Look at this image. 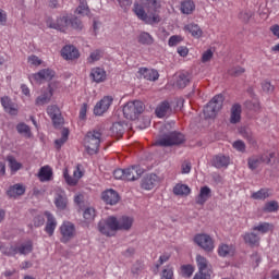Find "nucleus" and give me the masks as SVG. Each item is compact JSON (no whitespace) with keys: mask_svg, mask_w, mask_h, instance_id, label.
<instances>
[{"mask_svg":"<svg viewBox=\"0 0 279 279\" xmlns=\"http://www.w3.org/2000/svg\"><path fill=\"white\" fill-rule=\"evenodd\" d=\"M182 14H193L195 12V2L193 0H185L181 3Z\"/></svg>","mask_w":279,"mask_h":279,"instance_id":"79ce46f5","label":"nucleus"},{"mask_svg":"<svg viewBox=\"0 0 279 279\" xmlns=\"http://www.w3.org/2000/svg\"><path fill=\"white\" fill-rule=\"evenodd\" d=\"M182 143H184V135L174 131L159 137L156 145H159V147H172V145H182Z\"/></svg>","mask_w":279,"mask_h":279,"instance_id":"423d86ee","label":"nucleus"},{"mask_svg":"<svg viewBox=\"0 0 279 279\" xmlns=\"http://www.w3.org/2000/svg\"><path fill=\"white\" fill-rule=\"evenodd\" d=\"M223 108V95H216L203 109L205 119H215L219 110Z\"/></svg>","mask_w":279,"mask_h":279,"instance_id":"7ed1b4c3","label":"nucleus"},{"mask_svg":"<svg viewBox=\"0 0 279 279\" xmlns=\"http://www.w3.org/2000/svg\"><path fill=\"white\" fill-rule=\"evenodd\" d=\"M230 165V157L225 155H215L211 159V167L216 169H223Z\"/></svg>","mask_w":279,"mask_h":279,"instance_id":"412c9836","label":"nucleus"},{"mask_svg":"<svg viewBox=\"0 0 279 279\" xmlns=\"http://www.w3.org/2000/svg\"><path fill=\"white\" fill-rule=\"evenodd\" d=\"M95 208L93 207H87L83 213V217L86 221H93L95 219Z\"/></svg>","mask_w":279,"mask_h":279,"instance_id":"3c124183","label":"nucleus"},{"mask_svg":"<svg viewBox=\"0 0 279 279\" xmlns=\"http://www.w3.org/2000/svg\"><path fill=\"white\" fill-rule=\"evenodd\" d=\"M47 27H50V29H58L59 32H66L69 27H71V19H69V15H63L57 19V21H53L52 17H48L46 20Z\"/></svg>","mask_w":279,"mask_h":279,"instance_id":"0eeeda50","label":"nucleus"},{"mask_svg":"<svg viewBox=\"0 0 279 279\" xmlns=\"http://www.w3.org/2000/svg\"><path fill=\"white\" fill-rule=\"evenodd\" d=\"M33 223L35 228H40L41 226H45V217L40 214L36 215L33 219Z\"/></svg>","mask_w":279,"mask_h":279,"instance_id":"052dcab7","label":"nucleus"},{"mask_svg":"<svg viewBox=\"0 0 279 279\" xmlns=\"http://www.w3.org/2000/svg\"><path fill=\"white\" fill-rule=\"evenodd\" d=\"M38 178L40 182H49L53 178V170L49 166H44L38 172Z\"/></svg>","mask_w":279,"mask_h":279,"instance_id":"c756f323","label":"nucleus"},{"mask_svg":"<svg viewBox=\"0 0 279 279\" xmlns=\"http://www.w3.org/2000/svg\"><path fill=\"white\" fill-rule=\"evenodd\" d=\"M194 243L202 247L205 252H213L215 250V241L206 233H198L194 236Z\"/></svg>","mask_w":279,"mask_h":279,"instance_id":"6e6552de","label":"nucleus"},{"mask_svg":"<svg viewBox=\"0 0 279 279\" xmlns=\"http://www.w3.org/2000/svg\"><path fill=\"white\" fill-rule=\"evenodd\" d=\"M56 77V72L51 69H44L39 72L32 74L31 80H34L37 84H43V82H51Z\"/></svg>","mask_w":279,"mask_h":279,"instance_id":"f8f14e48","label":"nucleus"},{"mask_svg":"<svg viewBox=\"0 0 279 279\" xmlns=\"http://www.w3.org/2000/svg\"><path fill=\"white\" fill-rule=\"evenodd\" d=\"M137 73L141 80H147L148 82H156L160 77L158 71L154 69L140 68Z\"/></svg>","mask_w":279,"mask_h":279,"instance_id":"4468645a","label":"nucleus"},{"mask_svg":"<svg viewBox=\"0 0 279 279\" xmlns=\"http://www.w3.org/2000/svg\"><path fill=\"white\" fill-rule=\"evenodd\" d=\"M89 77H92L93 82H96V84H101V82L106 81V70L101 68H93Z\"/></svg>","mask_w":279,"mask_h":279,"instance_id":"393cba45","label":"nucleus"},{"mask_svg":"<svg viewBox=\"0 0 279 279\" xmlns=\"http://www.w3.org/2000/svg\"><path fill=\"white\" fill-rule=\"evenodd\" d=\"M113 178L116 180H125L124 169H117L113 171Z\"/></svg>","mask_w":279,"mask_h":279,"instance_id":"69168bd1","label":"nucleus"},{"mask_svg":"<svg viewBox=\"0 0 279 279\" xmlns=\"http://www.w3.org/2000/svg\"><path fill=\"white\" fill-rule=\"evenodd\" d=\"M70 27H72L73 29H82V21H80V19L77 17H74L72 20L70 19Z\"/></svg>","mask_w":279,"mask_h":279,"instance_id":"680f3d73","label":"nucleus"},{"mask_svg":"<svg viewBox=\"0 0 279 279\" xmlns=\"http://www.w3.org/2000/svg\"><path fill=\"white\" fill-rule=\"evenodd\" d=\"M213 56L214 53L211 49L206 50L202 56V62H210V60H213Z\"/></svg>","mask_w":279,"mask_h":279,"instance_id":"e2e57ef3","label":"nucleus"},{"mask_svg":"<svg viewBox=\"0 0 279 279\" xmlns=\"http://www.w3.org/2000/svg\"><path fill=\"white\" fill-rule=\"evenodd\" d=\"M54 206L59 210H66V206H69V198L66 197V193L59 192L54 195Z\"/></svg>","mask_w":279,"mask_h":279,"instance_id":"4be33fe9","label":"nucleus"},{"mask_svg":"<svg viewBox=\"0 0 279 279\" xmlns=\"http://www.w3.org/2000/svg\"><path fill=\"white\" fill-rule=\"evenodd\" d=\"M244 243L248 245H259L260 243V235L255 232H248L243 235Z\"/></svg>","mask_w":279,"mask_h":279,"instance_id":"4c0bfd02","label":"nucleus"},{"mask_svg":"<svg viewBox=\"0 0 279 279\" xmlns=\"http://www.w3.org/2000/svg\"><path fill=\"white\" fill-rule=\"evenodd\" d=\"M184 32H187V34H191V36H193V38H202V36L204 34V32L202 31L199 25H197L195 23L186 24L184 26Z\"/></svg>","mask_w":279,"mask_h":279,"instance_id":"c85d7f7f","label":"nucleus"},{"mask_svg":"<svg viewBox=\"0 0 279 279\" xmlns=\"http://www.w3.org/2000/svg\"><path fill=\"white\" fill-rule=\"evenodd\" d=\"M235 252L234 245L232 244H220L218 246V256H221V258H228L232 256Z\"/></svg>","mask_w":279,"mask_h":279,"instance_id":"bb28decb","label":"nucleus"},{"mask_svg":"<svg viewBox=\"0 0 279 279\" xmlns=\"http://www.w3.org/2000/svg\"><path fill=\"white\" fill-rule=\"evenodd\" d=\"M114 98L112 96H105L100 101H98L94 107V114L96 117H101L105 112L110 110Z\"/></svg>","mask_w":279,"mask_h":279,"instance_id":"9b49d317","label":"nucleus"},{"mask_svg":"<svg viewBox=\"0 0 279 279\" xmlns=\"http://www.w3.org/2000/svg\"><path fill=\"white\" fill-rule=\"evenodd\" d=\"M180 43H182V37L179 35H173L168 40L169 47H177V45H180Z\"/></svg>","mask_w":279,"mask_h":279,"instance_id":"13d9d810","label":"nucleus"},{"mask_svg":"<svg viewBox=\"0 0 279 279\" xmlns=\"http://www.w3.org/2000/svg\"><path fill=\"white\" fill-rule=\"evenodd\" d=\"M66 141H69V130L63 129L61 133V137L54 141V145L58 149H60L62 145L66 143Z\"/></svg>","mask_w":279,"mask_h":279,"instance_id":"c03bdc74","label":"nucleus"},{"mask_svg":"<svg viewBox=\"0 0 279 279\" xmlns=\"http://www.w3.org/2000/svg\"><path fill=\"white\" fill-rule=\"evenodd\" d=\"M98 230L105 236H114L116 232L119 231L118 219L114 216H109L102 219L98 223Z\"/></svg>","mask_w":279,"mask_h":279,"instance_id":"20e7f679","label":"nucleus"},{"mask_svg":"<svg viewBox=\"0 0 279 279\" xmlns=\"http://www.w3.org/2000/svg\"><path fill=\"white\" fill-rule=\"evenodd\" d=\"M173 193L180 197H184L186 195H191V187L186 184L178 183L173 187Z\"/></svg>","mask_w":279,"mask_h":279,"instance_id":"58836bf2","label":"nucleus"},{"mask_svg":"<svg viewBox=\"0 0 279 279\" xmlns=\"http://www.w3.org/2000/svg\"><path fill=\"white\" fill-rule=\"evenodd\" d=\"M161 279H173V267L167 266L161 272Z\"/></svg>","mask_w":279,"mask_h":279,"instance_id":"6e6d98bb","label":"nucleus"},{"mask_svg":"<svg viewBox=\"0 0 279 279\" xmlns=\"http://www.w3.org/2000/svg\"><path fill=\"white\" fill-rule=\"evenodd\" d=\"M1 106L4 108L5 112H9V114H16L17 112L16 107H14V104L8 96L1 98Z\"/></svg>","mask_w":279,"mask_h":279,"instance_id":"c9c22d12","label":"nucleus"},{"mask_svg":"<svg viewBox=\"0 0 279 279\" xmlns=\"http://www.w3.org/2000/svg\"><path fill=\"white\" fill-rule=\"evenodd\" d=\"M137 43L146 46L154 45V37L147 32H142L137 36Z\"/></svg>","mask_w":279,"mask_h":279,"instance_id":"ea45409f","label":"nucleus"},{"mask_svg":"<svg viewBox=\"0 0 279 279\" xmlns=\"http://www.w3.org/2000/svg\"><path fill=\"white\" fill-rule=\"evenodd\" d=\"M233 149H236V151H241V154H245V142L238 140L233 142L232 144Z\"/></svg>","mask_w":279,"mask_h":279,"instance_id":"5fc2aeb1","label":"nucleus"},{"mask_svg":"<svg viewBox=\"0 0 279 279\" xmlns=\"http://www.w3.org/2000/svg\"><path fill=\"white\" fill-rule=\"evenodd\" d=\"M213 191L208 186L201 187L199 194L196 197V204H199L201 206H204L208 199H210Z\"/></svg>","mask_w":279,"mask_h":279,"instance_id":"a878e982","label":"nucleus"},{"mask_svg":"<svg viewBox=\"0 0 279 279\" xmlns=\"http://www.w3.org/2000/svg\"><path fill=\"white\" fill-rule=\"evenodd\" d=\"M7 193L9 197H21V195H25V187L23 184L17 183L10 186Z\"/></svg>","mask_w":279,"mask_h":279,"instance_id":"2f4dec72","label":"nucleus"},{"mask_svg":"<svg viewBox=\"0 0 279 279\" xmlns=\"http://www.w3.org/2000/svg\"><path fill=\"white\" fill-rule=\"evenodd\" d=\"M278 208H279L278 202L270 201L265 204L263 210H264V213H276L278 210Z\"/></svg>","mask_w":279,"mask_h":279,"instance_id":"de8ad7c7","label":"nucleus"},{"mask_svg":"<svg viewBox=\"0 0 279 279\" xmlns=\"http://www.w3.org/2000/svg\"><path fill=\"white\" fill-rule=\"evenodd\" d=\"M82 175H84V173L82 172V170H80V167H76L74 169L73 177L69 175L68 169H64V171H63L64 180H65L66 184H69V186H75V184H77V182H80V179L82 178Z\"/></svg>","mask_w":279,"mask_h":279,"instance_id":"2eb2a0df","label":"nucleus"},{"mask_svg":"<svg viewBox=\"0 0 279 279\" xmlns=\"http://www.w3.org/2000/svg\"><path fill=\"white\" fill-rule=\"evenodd\" d=\"M193 271H195V269L193 268L192 265L181 266V274L183 278H191L193 276Z\"/></svg>","mask_w":279,"mask_h":279,"instance_id":"09e8293b","label":"nucleus"},{"mask_svg":"<svg viewBox=\"0 0 279 279\" xmlns=\"http://www.w3.org/2000/svg\"><path fill=\"white\" fill-rule=\"evenodd\" d=\"M189 84H191V74L187 72L177 76L175 86H178V88H186Z\"/></svg>","mask_w":279,"mask_h":279,"instance_id":"72a5a7b5","label":"nucleus"},{"mask_svg":"<svg viewBox=\"0 0 279 279\" xmlns=\"http://www.w3.org/2000/svg\"><path fill=\"white\" fill-rule=\"evenodd\" d=\"M253 232H258L257 234H267L274 232V225L269 222H259L252 228Z\"/></svg>","mask_w":279,"mask_h":279,"instance_id":"cd10ccee","label":"nucleus"},{"mask_svg":"<svg viewBox=\"0 0 279 279\" xmlns=\"http://www.w3.org/2000/svg\"><path fill=\"white\" fill-rule=\"evenodd\" d=\"M157 175L156 174H150L145 177L142 180V189H144L145 191H151V189H154V186H156V180H157Z\"/></svg>","mask_w":279,"mask_h":279,"instance_id":"f704fd0d","label":"nucleus"},{"mask_svg":"<svg viewBox=\"0 0 279 279\" xmlns=\"http://www.w3.org/2000/svg\"><path fill=\"white\" fill-rule=\"evenodd\" d=\"M0 252L4 254V256H16V247L15 246H0Z\"/></svg>","mask_w":279,"mask_h":279,"instance_id":"603ef678","label":"nucleus"},{"mask_svg":"<svg viewBox=\"0 0 279 279\" xmlns=\"http://www.w3.org/2000/svg\"><path fill=\"white\" fill-rule=\"evenodd\" d=\"M15 252L22 256H27V254H32V252H34V244L32 241L22 243L20 246H15Z\"/></svg>","mask_w":279,"mask_h":279,"instance_id":"7c9ffc66","label":"nucleus"},{"mask_svg":"<svg viewBox=\"0 0 279 279\" xmlns=\"http://www.w3.org/2000/svg\"><path fill=\"white\" fill-rule=\"evenodd\" d=\"M58 82H52L48 85V88L41 92V95L38 96L35 100L36 106H45L51 101V97H53V92L58 88Z\"/></svg>","mask_w":279,"mask_h":279,"instance_id":"1a4fd4ad","label":"nucleus"},{"mask_svg":"<svg viewBox=\"0 0 279 279\" xmlns=\"http://www.w3.org/2000/svg\"><path fill=\"white\" fill-rule=\"evenodd\" d=\"M173 112V109L171 108V104L169 101L161 102L156 108V114L159 119H162V117H169Z\"/></svg>","mask_w":279,"mask_h":279,"instance_id":"b1692460","label":"nucleus"},{"mask_svg":"<svg viewBox=\"0 0 279 279\" xmlns=\"http://www.w3.org/2000/svg\"><path fill=\"white\" fill-rule=\"evenodd\" d=\"M99 145H101V132L95 130L87 132L84 137L85 151L89 156H95L99 151Z\"/></svg>","mask_w":279,"mask_h":279,"instance_id":"f03ea898","label":"nucleus"},{"mask_svg":"<svg viewBox=\"0 0 279 279\" xmlns=\"http://www.w3.org/2000/svg\"><path fill=\"white\" fill-rule=\"evenodd\" d=\"M241 135L243 136V138H246V141H248V143L251 145H256V140L254 138V135L252 134V131H250L247 129H243L241 131Z\"/></svg>","mask_w":279,"mask_h":279,"instance_id":"8fccbe9b","label":"nucleus"},{"mask_svg":"<svg viewBox=\"0 0 279 279\" xmlns=\"http://www.w3.org/2000/svg\"><path fill=\"white\" fill-rule=\"evenodd\" d=\"M88 4L86 2H81L76 9V13L81 14L82 16H88Z\"/></svg>","mask_w":279,"mask_h":279,"instance_id":"864d4df0","label":"nucleus"},{"mask_svg":"<svg viewBox=\"0 0 279 279\" xmlns=\"http://www.w3.org/2000/svg\"><path fill=\"white\" fill-rule=\"evenodd\" d=\"M262 88L264 93H274V85L270 82L265 81L262 84Z\"/></svg>","mask_w":279,"mask_h":279,"instance_id":"774afa93","label":"nucleus"},{"mask_svg":"<svg viewBox=\"0 0 279 279\" xmlns=\"http://www.w3.org/2000/svg\"><path fill=\"white\" fill-rule=\"evenodd\" d=\"M143 110H145V105H143V101H129L123 107V114L125 119H129L130 121H135V119H138V114H142Z\"/></svg>","mask_w":279,"mask_h":279,"instance_id":"39448f33","label":"nucleus"},{"mask_svg":"<svg viewBox=\"0 0 279 279\" xmlns=\"http://www.w3.org/2000/svg\"><path fill=\"white\" fill-rule=\"evenodd\" d=\"M61 56L64 60H77L80 58V50L73 45H68L62 48Z\"/></svg>","mask_w":279,"mask_h":279,"instance_id":"f3484780","label":"nucleus"},{"mask_svg":"<svg viewBox=\"0 0 279 279\" xmlns=\"http://www.w3.org/2000/svg\"><path fill=\"white\" fill-rule=\"evenodd\" d=\"M171 258L170 253H163L159 256L158 264H156V268L159 269L161 265H165V263H168V260Z\"/></svg>","mask_w":279,"mask_h":279,"instance_id":"4d7b16f0","label":"nucleus"},{"mask_svg":"<svg viewBox=\"0 0 279 279\" xmlns=\"http://www.w3.org/2000/svg\"><path fill=\"white\" fill-rule=\"evenodd\" d=\"M132 226H134V218L130 216H122L118 219V230L130 232V230H132Z\"/></svg>","mask_w":279,"mask_h":279,"instance_id":"aec40b11","label":"nucleus"},{"mask_svg":"<svg viewBox=\"0 0 279 279\" xmlns=\"http://www.w3.org/2000/svg\"><path fill=\"white\" fill-rule=\"evenodd\" d=\"M196 263L198 267V272L208 274V271H210V264L208 263V259H206V257L197 255Z\"/></svg>","mask_w":279,"mask_h":279,"instance_id":"473e14b6","label":"nucleus"},{"mask_svg":"<svg viewBox=\"0 0 279 279\" xmlns=\"http://www.w3.org/2000/svg\"><path fill=\"white\" fill-rule=\"evenodd\" d=\"M141 175H143L141 166H133L131 168L124 169V180L128 182H134V180H138Z\"/></svg>","mask_w":279,"mask_h":279,"instance_id":"dca6fc26","label":"nucleus"},{"mask_svg":"<svg viewBox=\"0 0 279 279\" xmlns=\"http://www.w3.org/2000/svg\"><path fill=\"white\" fill-rule=\"evenodd\" d=\"M246 108H248V110H260V104H258V101L254 100V101H246Z\"/></svg>","mask_w":279,"mask_h":279,"instance_id":"0e129e2a","label":"nucleus"},{"mask_svg":"<svg viewBox=\"0 0 279 279\" xmlns=\"http://www.w3.org/2000/svg\"><path fill=\"white\" fill-rule=\"evenodd\" d=\"M45 215L47 217L45 232H47L49 236H53V232H56V228H58V220H56V217L53 216V214L49 211H46Z\"/></svg>","mask_w":279,"mask_h":279,"instance_id":"6ab92c4d","label":"nucleus"},{"mask_svg":"<svg viewBox=\"0 0 279 279\" xmlns=\"http://www.w3.org/2000/svg\"><path fill=\"white\" fill-rule=\"evenodd\" d=\"M102 57H104V52L101 50H94L93 52H90L89 57L87 58V62L89 64L99 62V60H101Z\"/></svg>","mask_w":279,"mask_h":279,"instance_id":"a18cd8bd","label":"nucleus"},{"mask_svg":"<svg viewBox=\"0 0 279 279\" xmlns=\"http://www.w3.org/2000/svg\"><path fill=\"white\" fill-rule=\"evenodd\" d=\"M7 161L9 162V167L13 173H16V171H20V169L23 167V165L19 162L14 156H8Z\"/></svg>","mask_w":279,"mask_h":279,"instance_id":"37998d69","label":"nucleus"},{"mask_svg":"<svg viewBox=\"0 0 279 279\" xmlns=\"http://www.w3.org/2000/svg\"><path fill=\"white\" fill-rule=\"evenodd\" d=\"M47 114L50 117L54 128H60V125L64 123V119H62V113L60 112V108H58V106H48Z\"/></svg>","mask_w":279,"mask_h":279,"instance_id":"ddd939ff","label":"nucleus"},{"mask_svg":"<svg viewBox=\"0 0 279 279\" xmlns=\"http://www.w3.org/2000/svg\"><path fill=\"white\" fill-rule=\"evenodd\" d=\"M61 243H69L76 234L75 225L71 221H63L60 226Z\"/></svg>","mask_w":279,"mask_h":279,"instance_id":"9d476101","label":"nucleus"},{"mask_svg":"<svg viewBox=\"0 0 279 279\" xmlns=\"http://www.w3.org/2000/svg\"><path fill=\"white\" fill-rule=\"evenodd\" d=\"M242 112H243V109L240 104L232 105L230 109L229 123H231L232 125H236V123H241Z\"/></svg>","mask_w":279,"mask_h":279,"instance_id":"a211bd4d","label":"nucleus"},{"mask_svg":"<svg viewBox=\"0 0 279 279\" xmlns=\"http://www.w3.org/2000/svg\"><path fill=\"white\" fill-rule=\"evenodd\" d=\"M270 196H271V193L269 192V189H260L259 191L253 192L251 194L252 199H257V201H265Z\"/></svg>","mask_w":279,"mask_h":279,"instance_id":"a19ab883","label":"nucleus"},{"mask_svg":"<svg viewBox=\"0 0 279 279\" xmlns=\"http://www.w3.org/2000/svg\"><path fill=\"white\" fill-rule=\"evenodd\" d=\"M213 270H208L207 272H197L193 279H210Z\"/></svg>","mask_w":279,"mask_h":279,"instance_id":"338daca9","label":"nucleus"},{"mask_svg":"<svg viewBox=\"0 0 279 279\" xmlns=\"http://www.w3.org/2000/svg\"><path fill=\"white\" fill-rule=\"evenodd\" d=\"M102 199L106 204L110 206H114V204H119V193L114 190H108L102 193Z\"/></svg>","mask_w":279,"mask_h":279,"instance_id":"5701e85b","label":"nucleus"},{"mask_svg":"<svg viewBox=\"0 0 279 279\" xmlns=\"http://www.w3.org/2000/svg\"><path fill=\"white\" fill-rule=\"evenodd\" d=\"M134 13L140 21L146 25H156L160 23V1L159 0H141L134 4Z\"/></svg>","mask_w":279,"mask_h":279,"instance_id":"f257e3e1","label":"nucleus"},{"mask_svg":"<svg viewBox=\"0 0 279 279\" xmlns=\"http://www.w3.org/2000/svg\"><path fill=\"white\" fill-rule=\"evenodd\" d=\"M16 130H17L19 134H22L23 136H27V137L32 136V130L25 123H19L16 125Z\"/></svg>","mask_w":279,"mask_h":279,"instance_id":"49530a36","label":"nucleus"},{"mask_svg":"<svg viewBox=\"0 0 279 279\" xmlns=\"http://www.w3.org/2000/svg\"><path fill=\"white\" fill-rule=\"evenodd\" d=\"M263 162H265V156H252L247 160V166L248 169L254 171L255 169H258Z\"/></svg>","mask_w":279,"mask_h":279,"instance_id":"e433bc0d","label":"nucleus"},{"mask_svg":"<svg viewBox=\"0 0 279 279\" xmlns=\"http://www.w3.org/2000/svg\"><path fill=\"white\" fill-rule=\"evenodd\" d=\"M245 73V69L241 66L231 68L229 70V75H233V77H239V75H243Z\"/></svg>","mask_w":279,"mask_h":279,"instance_id":"bf43d9fd","label":"nucleus"}]
</instances>
